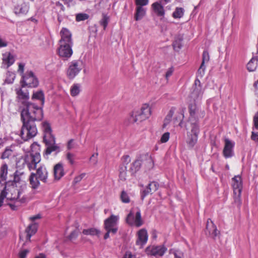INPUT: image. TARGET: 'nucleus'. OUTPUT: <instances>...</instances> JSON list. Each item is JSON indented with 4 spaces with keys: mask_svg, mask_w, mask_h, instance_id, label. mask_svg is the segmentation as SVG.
Segmentation results:
<instances>
[{
    "mask_svg": "<svg viewBox=\"0 0 258 258\" xmlns=\"http://www.w3.org/2000/svg\"><path fill=\"white\" fill-rule=\"evenodd\" d=\"M17 94L19 99L23 100L21 113L23 125L20 137L23 141H26L37 135V129L35 121H40L42 119V110L36 105L26 101L29 99L27 90L20 89L17 91Z\"/></svg>",
    "mask_w": 258,
    "mask_h": 258,
    "instance_id": "f257e3e1",
    "label": "nucleus"
},
{
    "mask_svg": "<svg viewBox=\"0 0 258 258\" xmlns=\"http://www.w3.org/2000/svg\"><path fill=\"white\" fill-rule=\"evenodd\" d=\"M31 152L26 154L24 159V164L29 170L35 169L41 161L39 145L34 143L31 145Z\"/></svg>",
    "mask_w": 258,
    "mask_h": 258,
    "instance_id": "f03ea898",
    "label": "nucleus"
},
{
    "mask_svg": "<svg viewBox=\"0 0 258 258\" xmlns=\"http://www.w3.org/2000/svg\"><path fill=\"white\" fill-rule=\"evenodd\" d=\"M41 217L40 214L30 217L29 219L31 221L32 223L26 228L25 232L20 235V240L24 241V244L30 242L31 236L36 233L38 229V223L35 222V220L40 219Z\"/></svg>",
    "mask_w": 258,
    "mask_h": 258,
    "instance_id": "7ed1b4c3",
    "label": "nucleus"
},
{
    "mask_svg": "<svg viewBox=\"0 0 258 258\" xmlns=\"http://www.w3.org/2000/svg\"><path fill=\"white\" fill-rule=\"evenodd\" d=\"M188 112L189 113L188 122L190 126H194V125H199V120L204 116V111L202 110L196 103H194L189 105Z\"/></svg>",
    "mask_w": 258,
    "mask_h": 258,
    "instance_id": "20e7f679",
    "label": "nucleus"
},
{
    "mask_svg": "<svg viewBox=\"0 0 258 258\" xmlns=\"http://www.w3.org/2000/svg\"><path fill=\"white\" fill-rule=\"evenodd\" d=\"M151 114V108L149 104H144L140 110L134 111L131 118L135 122H141L148 118Z\"/></svg>",
    "mask_w": 258,
    "mask_h": 258,
    "instance_id": "39448f33",
    "label": "nucleus"
},
{
    "mask_svg": "<svg viewBox=\"0 0 258 258\" xmlns=\"http://www.w3.org/2000/svg\"><path fill=\"white\" fill-rule=\"evenodd\" d=\"M232 186L233 190L234 200L237 208L240 203V196L242 189V181L240 176L236 175L232 178Z\"/></svg>",
    "mask_w": 258,
    "mask_h": 258,
    "instance_id": "423d86ee",
    "label": "nucleus"
},
{
    "mask_svg": "<svg viewBox=\"0 0 258 258\" xmlns=\"http://www.w3.org/2000/svg\"><path fill=\"white\" fill-rule=\"evenodd\" d=\"M190 127V131L187 132L186 143L189 149H192L197 143L200 128L199 125H197Z\"/></svg>",
    "mask_w": 258,
    "mask_h": 258,
    "instance_id": "0eeeda50",
    "label": "nucleus"
},
{
    "mask_svg": "<svg viewBox=\"0 0 258 258\" xmlns=\"http://www.w3.org/2000/svg\"><path fill=\"white\" fill-rule=\"evenodd\" d=\"M82 69V62L80 60H74L69 63L67 76L70 79H74Z\"/></svg>",
    "mask_w": 258,
    "mask_h": 258,
    "instance_id": "6e6552de",
    "label": "nucleus"
},
{
    "mask_svg": "<svg viewBox=\"0 0 258 258\" xmlns=\"http://www.w3.org/2000/svg\"><path fill=\"white\" fill-rule=\"evenodd\" d=\"M22 80L21 81L22 87L27 86L28 87H36L38 85L37 78L32 71H27L22 77Z\"/></svg>",
    "mask_w": 258,
    "mask_h": 258,
    "instance_id": "1a4fd4ad",
    "label": "nucleus"
},
{
    "mask_svg": "<svg viewBox=\"0 0 258 258\" xmlns=\"http://www.w3.org/2000/svg\"><path fill=\"white\" fill-rule=\"evenodd\" d=\"M43 140L47 146L45 153L50 154L53 151L59 152V147L55 144V138L51 133L43 135Z\"/></svg>",
    "mask_w": 258,
    "mask_h": 258,
    "instance_id": "9d476101",
    "label": "nucleus"
},
{
    "mask_svg": "<svg viewBox=\"0 0 258 258\" xmlns=\"http://www.w3.org/2000/svg\"><path fill=\"white\" fill-rule=\"evenodd\" d=\"M118 219V216L112 215L104 221L105 229L110 230V231H112V235L115 234L118 231L117 223Z\"/></svg>",
    "mask_w": 258,
    "mask_h": 258,
    "instance_id": "9b49d317",
    "label": "nucleus"
},
{
    "mask_svg": "<svg viewBox=\"0 0 258 258\" xmlns=\"http://www.w3.org/2000/svg\"><path fill=\"white\" fill-rule=\"evenodd\" d=\"M126 222L130 225L140 227L143 224L140 212L134 213L133 211L128 214L126 219Z\"/></svg>",
    "mask_w": 258,
    "mask_h": 258,
    "instance_id": "f8f14e48",
    "label": "nucleus"
},
{
    "mask_svg": "<svg viewBox=\"0 0 258 258\" xmlns=\"http://www.w3.org/2000/svg\"><path fill=\"white\" fill-rule=\"evenodd\" d=\"M167 248L164 245H151L146 248V252L148 255L158 257L163 256Z\"/></svg>",
    "mask_w": 258,
    "mask_h": 258,
    "instance_id": "ddd939ff",
    "label": "nucleus"
},
{
    "mask_svg": "<svg viewBox=\"0 0 258 258\" xmlns=\"http://www.w3.org/2000/svg\"><path fill=\"white\" fill-rule=\"evenodd\" d=\"M203 91L200 81L198 79H196L189 97L194 101H198L202 99Z\"/></svg>",
    "mask_w": 258,
    "mask_h": 258,
    "instance_id": "4468645a",
    "label": "nucleus"
},
{
    "mask_svg": "<svg viewBox=\"0 0 258 258\" xmlns=\"http://www.w3.org/2000/svg\"><path fill=\"white\" fill-rule=\"evenodd\" d=\"M72 45L73 44L66 43L59 44V47L58 48V55L64 59L70 58L73 54Z\"/></svg>",
    "mask_w": 258,
    "mask_h": 258,
    "instance_id": "2eb2a0df",
    "label": "nucleus"
},
{
    "mask_svg": "<svg viewBox=\"0 0 258 258\" xmlns=\"http://www.w3.org/2000/svg\"><path fill=\"white\" fill-rule=\"evenodd\" d=\"M15 184H13L10 187L7 188L6 186L4 189L6 191V197L7 199L10 200H16L20 198L21 192L18 189Z\"/></svg>",
    "mask_w": 258,
    "mask_h": 258,
    "instance_id": "dca6fc26",
    "label": "nucleus"
},
{
    "mask_svg": "<svg viewBox=\"0 0 258 258\" xmlns=\"http://www.w3.org/2000/svg\"><path fill=\"white\" fill-rule=\"evenodd\" d=\"M15 61V55L10 52H6L2 55V68L7 69Z\"/></svg>",
    "mask_w": 258,
    "mask_h": 258,
    "instance_id": "f3484780",
    "label": "nucleus"
},
{
    "mask_svg": "<svg viewBox=\"0 0 258 258\" xmlns=\"http://www.w3.org/2000/svg\"><path fill=\"white\" fill-rule=\"evenodd\" d=\"M234 142L228 139L225 140V146L223 151V154L225 158H231L234 155Z\"/></svg>",
    "mask_w": 258,
    "mask_h": 258,
    "instance_id": "a211bd4d",
    "label": "nucleus"
},
{
    "mask_svg": "<svg viewBox=\"0 0 258 258\" xmlns=\"http://www.w3.org/2000/svg\"><path fill=\"white\" fill-rule=\"evenodd\" d=\"M148 235L147 231L145 229H140L137 232V239L136 244L142 247L145 245L148 240Z\"/></svg>",
    "mask_w": 258,
    "mask_h": 258,
    "instance_id": "6ab92c4d",
    "label": "nucleus"
},
{
    "mask_svg": "<svg viewBox=\"0 0 258 258\" xmlns=\"http://www.w3.org/2000/svg\"><path fill=\"white\" fill-rule=\"evenodd\" d=\"M206 233L213 238L216 237L219 234V231L210 219H209L207 222Z\"/></svg>",
    "mask_w": 258,
    "mask_h": 258,
    "instance_id": "aec40b11",
    "label": "nucleus"
},
{
    "mask_svg": "<svg viewBox=\"0 0 258 258\" xmlns=\"http://www.w3.org/2000/svg\"><path fill=\"white\" fill-rule=\"evenodd\" d=\"M61 39L59 41V44L70 43L73 44L72 34L70 31L66 28H62L60 32Z\"/></svg>",
    "mask_w": 258,
    "mask_h": 258,
    "instance_id": "412c9836",
    "label": "nucleus"
},
{
    "mask_svg": "<svg viewBox=\"0 0 258 258\" xmlns=\"http://www.w3.org/2000/svg\"><path fill=\"white\" fill-rule=\"evenodd\" d=\"M40 180L46 182L48 177V171L44 165H41L36 170L35 173Z\"/></svg>",
    "mask_w": 258,
    "mask_h": 258,
    "instance_id": "4be33fe9",
    "label": "nucleus"
},
{
    "mask_svg": "<svg viewBox=\"0 0 258 258\" xmlns=\"http://www.w3.org/2000/svg\"><path fill=\"white\" fill-rule=\"evenodd\" d=\"M8 166L6 163L0 166V184L5 183L8 178Z\"/></svg>",
    "mask_w": 258,
    "mask_h": 258,
    "instance_id": "5701e85b",
    "label": "nucleus"
},
{
    "mask_svg": "<svg viewBox=\"0 0 258 258\" xmlns=\"http://www.w3.org/2000/svg\"><path fill=\"white\" fill-rule=\"evenodd\" d=\"M54 176L55 179H60L64 174L63 165L61 163L56 164L53 168Z\"/></svg>",
    "mask_w": 258,
    "mask_h": 258,
    "instance_id": "b1692460",
    "label": "nucleus"
},
{
    "mask_svg": "<svg viewBox=\"0 0 258 258\" xmlns=\"http://www.w3.org/2000/svg\"><path fill=\"white\" fill-rule=\"evenodd\" d=\"M29 9V4L24 3L21 5H18L16 6L14 8V12L17 15H25L28 12Z\"/></svg>",
    "mask_w": 258,
    "mask_h": 258,
    "instance_id": "393cba45",
    "label": "nucleus"
},
{
    "mask_svg": "<svg viewBox=\"0 0 258 258\" xmlns=\"http://www.w3.org/2000/svg\"><path fill=\"white\" fill-rule=\"evenodd\" d=\"M136 13L135 14V19L136 21L141 20L146 15V10L143 8L144 6L136 5Z\"/></svg>",
    "mask_w": 258,
    "mask_h": 258,
    "instance_id": "a878e982",
    "label": "nucleus"
},
{
    "mask_svg": "<svg viewBox=\"0 0 258 258\" xmlns=\"http://www.w3.org/2000/svg\"><path fill=\"white\" fill-rule=\"evenodd\" d=\"M154 12L159 16H163L165 14L163 6L160 2H155L152 5Z\"/></svg>",
    "mask_w": 258,
    "mask_h": 258,
    "instance_id": "bb28decb",
    "label": "nucleus"
},
{
    "mask_svg": "<svg viewBox=\"0 0 258 258\" xmlns=\"http://www.w3.org/2000/svg\"><path fill=\"white\" fill-rule=\"evenodd\" d=\"M38 178L34 173H31L29 180L31 187L33 189L37 188L40 185V182Z\"/></svg>",
    "mask_w": 258,
    "mask_h": 258,
    "instance_id": "cd10ccee",
    "label": "nucleus"
},
{
    "mask_svg": "<svg viewBox=\"0 0 258 258\" xmlns=\"http://www.w3.org/2000/svg\"><path fill=\"white\" fill-rule=\"evenodd\" d=\"M258 66V59L256 57H252L247 64V69L249 72L255 71Z\"/></svg>",
    "mask_w": 258,
    "mask_h": 258,
    "instance_id": "c85d7f7f",
    "label": "nucleus"
},
{
    "mask_svg": "<svg viewBox=\"0 0 258 258\" xmlns=\"http://www.w3.org/2000/svg\"><path fill=\"white\" fill-rule=\"evenodd\" d=\"M81 91V85L80 84H74L70 88V93L72 97H76L79 95Z\"/></svg>",
    "mask_w": 258,
    "mask_h": 258,
    "instance_id": "c756f323",
    "label": "nucleus"
},
{
    "mask_svg": "<svg viewBox=\"0 0 258 258\" xmlns=\"http://www.w3.org/2000/svg\"><path fill=\"white\" fill-rule=\"evenodd\" d=\"M82 233L85 235L95 236L98 235L100 234V231L96 228H91L89 229H84Z\"/></svg>",
    "mask_w": 258,
    "mask_h": 258,
    "instance_id": "7c9ffc66",
    "label": "nucleus"
},
{
    "mask_svg": "<svg viewBox=\"0 0 258 258\" xmlns=\"http://www.w3.org/2000/svg\"><path fill=\"white\" fill-rule=\"evenodd\" d=\"M142 162L140 160L137 159L132 164L131 171L133 173H136L138 171L141 166Z\"/></svg>",
    "mask_w": 258,
    "mask_h": 258,
    "instance_id": "2f4dec72",
    "label": "nucleus"
},
{
    "mask_svg": "<svg viewBox=\"0 0 258 258\" xmlns=\"http://www.w3.org/2000/svg\"><path fill=\"white\" fill-rule=\"evenodd\" d=\"M184 14V9L182 8H176L172 14V17L175 19L182 17Z\"/></svg>",
    "mask_w": 258,
    "mask_h": 258,
    "instance_id": "473e14b6",
    "label": "nucleus"
},
{
    "mask_svg": "<svg viewBox=\"0 0 258 258\" xmlns=\"http://www.w3.org/2000/svg\"><path fill=\"white\" fill-rule=\"evenodd\" d=\"M182 39L179 37L175 38V40H174L172 45L175 51H179L182 46Z\"/></svg>",
    "mask_w": 258,
    "mask_h": 258,
    "instance_id": "72a5a7b5",
    "label": "nucleus"
},
{
    "mask_svg": "<svg viewBox=\"0 0 258 258\" xmlns=\"http://www.w3.org/2000/svg\"><path fill=\"white\" fill-rule=\"evenodd\" d=\"M175 109L174 108H172L169 110L168 113L167 114V115H166V116L165 118L164 123L163 124L164 126H165L170 121V120L174 114Z\"/></svg>",
    "mask_w": 258,
    "mask_h": 258,
    "instance_id": "f704fd0d",
    "label": "nucleus"
},
{
    "mask_svg": "<svg viewBox=\"0 0 258 258\" xmlns=\"http://www.w3.org/2000/svg\"><path fill=\"white\" fill-rule=\"evenodd\" d=\"M32 98L39 100L41 101L42 104H43L44 102V94L41 91L34 93Z\"/></svg>",
    "mask_w": 258,
    "mask_h": 258,
    "instance_id": "c9c22d12",
    "label": "nucleus"
},
{
    "mask_svg": "<svg viewBox=\"0 0 258 258\" xmlns=\"http://www.w3.org/2000/svg\"><path fill=\"white\" fill-rule=\"evenodd\" d=\"M15 74L13 72L8 71L6 74V82L8 84H12L15 79Z\"/></svg>",
    "mask_w": 258,
    "mask_h": 258,
    "instance_id": "e433bc0d",
    "label": "nucleus"
},
{
    "mask_svg": "<svg viewBox=\"0 0 258 258\" xmlns=\"http://www.w3.org/2000/svg\"><path fill=\"white\" fill-rule=\"evenodd\" d=\"M109 21V17L107 16L106 15L103 14L102 15V18L100 20L99 23H100V25H101L103 27L104 30H105L106 29V27L107 26Z\"/></svg>",
    "mask_w": 258,
    "mask_h": 258,
    "instance_id": "4c0bfd02",
    "label": "nucleus"
},
{
    "mask_svg": "<svg viewBox=\"0 0 258 258\" xmlns=\"http://www.w3.org/2000/svg\"><path fill=\"white\" fill-rule=\"evenodd\" d=\"M79 232V229L77 227H76V229L74 230L68 236V239L72 241L76 240L78 236Z\"/></svg>",
    "mask_w": 258,
    "mask_h": 258,
    "instance_id": "58836bf2",
    "label": "nucleus"
},
{
    "mask_svg": "<svg viewBox=\"0 0 258 258\" xmlns=\"http://www.w3.org/2000/svg\"><path fill=\"white\" fill-rule=\"evenodd\" d=\"M184 117V109H182L178 112V114L175 118L176 120H179L180 121V122L179 123V126L180 127L182 126V123Z\"/></svg>",
    "mask_w": 258,
    "mask_h": 258,
    "instance_id": "ea45409f",
    "label": "nucleus"
},
{
    "mask_svg": "<svg viewBox=\"0 0 258 258\" xmlns=\"http://www.w3.org/2000/svg\"><path fill=\"white\" fill-rule=\"evenodd\" d=\"M89 15L85 13H79L76 15V20L77 22L84 21L88 19Z\"/></svg>",
    "mask_w": 258,
    "mask_h": 258,
    "instance_id": "a19ab883",
    "label": "nucleus"
},
{
    "mask_svg": "<svg viewBox=\"0 0 258 258\" xmlns=\"http://www.w3.org/2000/svg\"><path fill=\"white\" fill-rule=\"evenodd\" d=\"M42 128L44 132V135H46L47 133H51V130L49 124L47 122L42 123Z\"/></svg>",
    "mask_w": 258,
    "mask_h": 258,
    "instance_id": "79ce46f5",
    "label": "nucleus"
},
{
    "mask_svg": "<svg viewBox=\"0 0 258 258\" xmlns=\"http://www.w3.org/2000/svg\"><path fill=\"white\" fill-rule=\"evenodd\" d=\"M120 199L121 201L124 203H128L130 201V197L124 191H122L120 195Z\"/></svg>",
    "mask_w": 258,
    "mask_h": 258,
    "instance_id": "37998d69",
    "label": "nucleus"
},
{
    "mask_svg": "<svg viewBox=\"0 0 258 258\" xmlns=\"http://www.w3.org/2000/svg\"><path fill=\"white\" fill-rule=\"evenodd\" d=\"M170 253H173L175 258H184L183 253L180 250H171Z\"/></svg>",
    "mask_w": 258,
    "mask_h": 258,
    "instance_id": "c03bdc74",
    "label": "nucleus"
},
{
    "mask_svg": "<svg viewBox=\"0 0 258 258\" xmlns=\"http://www.w3.org/2000/svg\"><path fill=\"white\" fill-rule=\"evenodd\" d=\"M210 59V56L207 50H204L202 55V62L201 64L205 65V63H207Z\"/></svg>",
    "mask_w": 258,
    "mask_h": 258,
    "instance_id": "a18cd8bd",
    "label": "nucleus"
},
{
    "mask_svg": "<svg viewBox=\"0 0 258 258\" xmlns=\"http://www.w3.org/2000/svg\"><path fill=\"white\" fill-rule=\"evenodd\" d=\"M170 138V133L169 132H166L164 133L160 140V142L161 143H165L169 140Z\"/></svg>",
    "mask_w": 258,
    "mask_h": 258,
    "instance_id": "49530a36",
    "label": "nucleus"
},
{
    "mask_svg": "<svg viewBox=\"0 0 258 258\" xmlns=\"http://www.w3.org/2000/svg\"><path fill=\"white\" fill-rule=\"evenodd\" d=\"M205 70H206L205 65H203V64H201L200 68L199 69V70L198 71V73H197L198 77L202 78L205 74Z\"/></svg>",
    "mask_w": 258,
    "mask_h": 258,
    "instance_id": "de8ad7c7",
    "label": "nucleus"
},
{
    "mask_svg": "<svg viewBox=\"0 0 258 258\" xmlns=\"http://www.w3.org/2000/svg\"><path fill=\"white\" fill-rule=\"evenodd\" d=\"M126 167H124V168H122V169H121V170H120V171L119 177V179L122 181H124L126 179Z\"/></svg>",
    "mask_w": 258,
    "mask_h": 258,
    "instance_id": "09e8293b",
    "label": "nucleus"
},
{
    "mask_svg": "<svg viewBox=\"0 0 258 258\" xmlns=\"http://www.w3.org/2000/svg\"><path fill=\"white\" fill-rule=\"evenodd\" d=\"M12 150L9 149H6L2 155V158L6 159L8 158L11 156Z\"/></svg>",
    "mask_w": 258,
    "mask_h": 258,
    "instance_id": "8fccbe9b",
    "label": "nucleus"
},
{
    "mask_svg": "<svg viewBox=\"0 0 258 258\" xmlns=\"http://www.w3.org/2000/svg\"><path fill=\"white\" fill-rule=\"evenodd\" d=\"M152 191L151 190V188L147 185L145 189L142 191L141 197L142 199H144L146 196L150 194H152Z\"/></svg>",
    "mask_w": 258,
    "mask_h": 258,
    "instance_id": "3c124183",
    "label": "nucleus"
},
{
    "mask_svg": "<svg viewBox=\"0 0 258 258\" xmlns=\"http://www.w3.org/2000/svg\"><path fill=\"white\" fill-rule=\"evenodd\" d=\"M148 186L150 188H151V190L152 192L155 191L158 188V184L154 181L149 183Z\"/></svg>",
    "mask_w": 258,
    "mask_h": 258,
    "instance_id": "603ef678",
    "label": "nucleus"
},
{
    "mask_svg": "<svg viewBox=\"0 0 258 258\" xmlns=\"http://www.w3.org/2000/svg\"><path fill=\"white\" fill-rule=\"evenodd\" d=\"M67 159L69 161L71 164H73L74 163L75 159L74 154L70 152H68L67 154Z\"/></svg>",
    "mask_w": 258,
    "mask_h": 258,
    "instance_id": "864d4df0",
    "label": "nucleus"
},
{
    "mask_svg": "<svg viewBox=\"0 0 258 258\" xmlns=\"http://www.w3.org/2000/svg\"><path fill=\"white\" fill-rule=\"evenodd\" d=\"M7 195L5 190H3L0 194V208L3 205L4 200L6 198Z\"/></svg>",
    "mask_w": 258,
    "mask_h": 258,
    "instance_id": "5fc2aeb1",
    "label": "nucleus"
},
{
    "mask_svg": "<svg viewBox=\"0 0 258 258\" xmlns=\"http://www.w3.org/2000/svg\"><path fill=\"white\" fill-rule=\"evenodd\" d=\"M29 252L27 249H23L21 250L18 254L19 258H26L27 254Z\"/></svg>",
    "mask_w": 258,
    "mask_h": 258,
    "instance_id": "6e6d98bb",
    "label": "nucleus"
},
{
    "mask_svg": "<svg viewBox=\"0 0 258 258\" xmlns=\"http://www.w3.org/2000/svg\"><path fill=\"white\" fill-rule=\"evenodd\" d=\"M136 5L146 6L149 3V0H135Z\"/></svg>",
    "mask_w": 258,
    "mask_h": 258,
    "instance_id": "4d7b16f0",
    "label": "nucleus"
},
{
    "mask_svg": "<svg viewBox=\"0 0 258 258\" xmlns=\"http://www.w3.org/2000/svg\"><path fill=\"white\" fill-rule=\"evenodd\" d=\"M97 156H98V153H95L93 154L92 156L90 157V161L91 162L94 164L96 165L98 162L97 160Z\"/></svg>",
    "mask_w": 258,
    "mask_h": 258,
    "instance_id": "13d9d810",
    "label": "nucleus"
},
{
    "mask_svg": "<svg viewBox=\"0 0 258 258\" xmlns=\"http://www.w3.org/2000/svg\"><path fill=\"white\" fill-rule=\"evenodd\" d=\"M85 173H82L80 175L76 176L74 179V182H75L76 183H78L85 176Z\"/></svg>",
    "mask_w": 258,
    "mask_h": 258,
    "instance_id": "bf43d9fd",
    "label": "nucleus"
},
{
    "mask_svg": "<svg viewBox=\"0 0 258 258\" xmlns=\"http://www.w3.org/2000/svg\"><path fill=\"white\" fill-rule=\"evenodd\" d=\"M24 68H25V64L23 62H20L19 63V68L18 70V72L21 74V75L22 76L24 75Z\"/></svg>",
    "mask_w": 258,
    "mask_h": 258,
    "instance_id": "052dcab7",
    "label": "nucleus"
},
{
    "mask_svg": "<svg viewBox=\"0 0 258 258\" xmlns=\"http://www.w3.org/2000/svg\"><path fill=\"white\" fill-rule=\"evenodd\" d=\"M148 163L147 168L148 169H152L154 166V162L151 157H149L147 161Z\"/></svg>",
    "mask_w": 258,
    "mask_h": 258,
    "instance_id": "680f3d73",
    "label": "nucleus"
},
{
    "mask_svg": "<svg viewBox=\"0 0 258 258\" xmlns=\"http://www.w3.org/2000/svg\"><path fill=\"white\" fill-rule=\"evenodd\" d=\"M254 128L258 131V112L253 118Z\"/></svg>",
    "mask_w": 258,
    "mask_h": 258,
    "instance_id": "e2e57ef3",
    "label": "nucleus"
},
{
    "mask_svg": "<svg viewBox=\"0 0 258 258\" xmlns=\"http://www.w3.org/2000/svg\"><path fill=\"white\" fill-rule=\"evenodd\" d=\"M75 143L74 141V140L71 139L70 141H69L67 145V148L69 150H71L75 148Z\"/></svg>",
    "mask_w": 258,
    "mask_h": 258,
    "instance_id": "0e129e2a",
    "label": "nucleus"
},
{
    "mask_svg": "<svg viewBox=\"0 0 258 258\" xmlns=\"http://www.w3.org/2000/svg\"><path fill=\"white\" fill-rule=\"evenodd\" d=\"M8 45V42L4 38L0 37V48L6 47Z\"/></svg>",
    "mask_w": 258,
    "mask_h": 258,
    "instance_id": "69168bd1",
    "label": "nucleus"
},
{
    "mask_svg": "<svg viewBox=\"0 0 258 258\" xmlns=\"http://www.w3.org/2000/svg\"><path fill=\"white\" fill-rule=\"evenodd\" d=\"M123 258H136V255L134 254H133L131 252L126 251L123 256Z\"/></svg>",
    "mask_w": 258,
    "mask_h": 258,
    "instance_id": "338daca9",
    "label": "nucleus"
},
{
    "mask_svg": "<svg viewBox=\"0 0 258 258\" xmlns=\"http://www.w3.org/2000/svg\"><path fill=\"white\" fill-rule=\"evenodd\" d=\"M251 138L252 140L255 142H258V134L255 133L254 132H252Z\"/></svg>",
    "mask_w": 258,
    "mask_h": 258,
    "instance_id": "774afa93",
    "label": "nucleus"
}]
</instances>
